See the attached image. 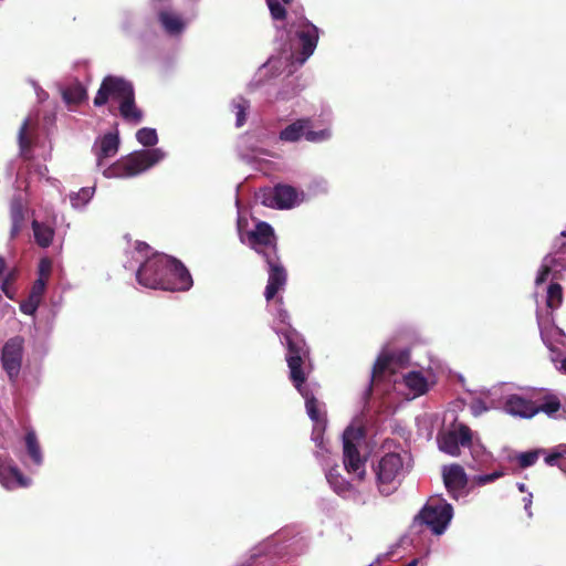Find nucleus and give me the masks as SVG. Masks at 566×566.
I'll list each match as a JSON object with an SVG mask.
<instances>
[{"label": "nucleus", "mask_w": 566, "mask_h": 566, "mask_svg": "<svg viewBox=\"0 0 566 566\" xmlns=\"http://www.w3.org/2000/svg\"><path fill=\"white\" fill-rule=\"evenodd\" d=\"M67 105H78L87 98V91L80 82L69 85L62 93Z\"/></svg>", "instance_id": "obj_26"}, {"label": "nucleus", "mask_w": 566, "mask_h": 566, "mask_svg": "<svg viewBox=\"0 0 566 566\" xmlns=\"http://www.w3.org/2000/svg\"><path fill=\"white\" fill-rule=\"evenodd\" d=\"M472 431L463 423H455L438 437L439 449L452 457L460 454V447L471 444Z\"/></svg>", "instance_id": "obj_14"}, {"label": "nucleus", "mask_w": 566, "mask_h": 566, "mask_svg": "<svg viewBox=\"0 0 566 566\" xmlns=\"http://www.w3.org/2000/svg\"><path fill=\"white\" fill-rule=\"evenodd\" d=\"M136 138L143 146H154L158 142L156 129L149 127L140 128L136 133Z\"/></svg>", "instance_id": "obj_32"}, {"label": "nucleus", "mask_w": 566, "mask_h": 566, "mask_svg": "<svg viewBox=\"0 0 566 566\" xmlns=\"http://www.w3.org/2000/svg\"><path fill=\"white\" fill-rule=\"evenodd\" d=\"M30 482L31 480L25 478L17 467L0 457V483L6 489L24 488L30 485Z\"/></svg>", "instance_id": "obj_19"}, {"label": "nucleus", "mask_w": 566, "mask_h": 566, "mask_svg": "<svg viewBox=\"0 0 566 566\" xmlns=\"http://www.w3.org/2000/svg\"><path fill=\"white\" fill-rule=\"evenodd\" d=\"M489 394L494 397L500 396L502 402L499 403L510 416L531 419L539 412V406L533 400L531 391L506 394L503 392V387H494Z\"/></svg>", "instance_id": "obj_11"}, {"label": "nucleus", "mask_w": 566, "mask_h": 566, "mask_svg": "<svg viewBox=\"0 0 566 566\" xmlns=\"http://www.w3.org/2000/svg\"><path fill=\"white\" fill-rule=\"evenodd\" d=\"M409 360L408 352L392 353L384 348L379 354L371 373V384L377 387L382 381L392 385V389L406 399H415L424 395L433 381L420 370H412L402 377L397 376V368Z\"/></svg>", "instance_id": "obj_4"}, {"label": "nucleus", "mask_w": 566, "mask_h": 566, "mask_svg": "<svg viewBox=\"0 0 566 566\" xmlns=\"http://www.w3.org/2000/svg\"><path fill=\"white\" fill-rule=\"evenodd\" d=\"M465 448L471 450L472 457L479 462H485L489 458L484 447L478 440H474L473 437L471 438V444L465 446Z\"/></svg>", "instance_id": "obj_37"}, {"label": "nucleus", "mask_w": 566, "mask_h": 566, "mask_svg": "<svg viewBox=\"0 0 566 566\" xmlns=\"http://www.w3.org/2000/svg\"><path fill=\"white\" fill-rule=\"evenodd\" d=\"M269 266V279L264 296L266 301L272 300L276 293L284 289L286 284V271L279 261L277 255L268 254L265 259Z\"/></svg>", "instance_id": "obj_17"}, {"label": "nucleus", "mask_w": 566, "mask_h": 566, "mask_svg": "<svg viewBox=\"0 0 566 566\" xmlns=\"http://www.w3.org/2000/svg\"><path fill=\"white\" fill-rule=\"evenodd\" d=\"M291 31L296 34L301 44V57H297V64L302 65L315 51L318 42L319 30L305 18H300L291 24Z\"/></svg>", "instance_id": "obj_15"}, {"label": "nucleus", "mask_w": 566, "mask_h": 566, "mask_svg": "<svg viewBox=\"0 0 566 566\" xmlns=\"http://www.w3.org/2000/svg\"><path fill=\"white\" fill-rule=\"evenodd\" d=\"M93 102L96 107L109 102L118 104L122 117L128 122L137 124L143 118V113L134 102L133 85L123 77L114 75L104 77Z\"/></svg>", "instance_id": "obj_6"}, {"label": "nucleus", "mask_w": 566, "mask_h": 566, "mask_svg": "<svg viewBox=\"0 0 566 566\" xmlns=\"http://www.w3.org/2000/svg\"><path fill=\"white\" fill-rule=\"evenodd\" d=\"M297 93H298L297 87L295 85H292L291 83H289L284 86V88L276 92L275 96L271 97L269 99V102L274 103V102H281V101H289V99L293 98L294 96H296Z\"/></svg>", "instance_id": "obj_33"}, {"label": "nucleus", "mask_w": 566, "mask_h": 566, "mask_svg": "<svg viewBox=\"0 0 566 566\" xmlns=\"http://www.w3.org/2000/svg\"><path fill=\"white\" fill-rule=\"evenodd\" d=\"M158 20L165 33L170 36L180 35L187 28L188 21L179 13L170 9H164L158 13Z\"/></svg>", "instance_id": "obj_20"}, {"label": "nucleus", "mask_w": 566, "mask_h": 566, "mask_svg": "<svg viewBox=\"0 0 566 566\" xmlns=\"http://www.w3.org/2000/svg\"><path fill=\"white\" fill-rule=\"evenodd\" d=\"M36 172L40 177L42 178H46V175L49 172V169L46 166H40L38 169H36Z\"/></svg>", "instance_id": "obj_45"}, {"label": "nucleus", "mask_w": 566, "mask_h": 566, "mask_svg": "<svg viewBox=\"0 0 566 566\" xmlns=\"http://www.w3.org/2000/svg\"><path fill=\"white\" fill-rule=\"evenodd\" d=\"M25 448L32 462L40 467L43 463V454L38 441L36 434L33 430L27 432L24 437Z\"/></svg>", "instance_id": "obj_27"}, {"label": "nucleus", "mask_w": 566, "mask_h": 566, "mask_svg": "<svg viewBox=\"0 0 566 566\" xmlns=\"http://www.w3.org/2000/svg\"><path fill=\"white\" fill-rule=\"evenodd\" d=\"M118 148L119 138L117 133H107L95 142L94 154L96 156V166L102 169V174L106 178L135 177L154 167L166 157L163 149L153 148L135 151L113 165L106 166L105 160L114 157Z\"/></svg>", "instance_id": "obj_3"}, {"label": "nucleus", "mask_w": 566, "mask_h": 566, "mask_svg": "<svg viewBox=\"0 0 566 566\" xmlns=\"http://www.w3.org/2000/svg\"><path fill=\"white\" fill-rule=\"evenodd\" d=\"M45 287V280L39 277V280L34 283L30 296L35 297L41 301L42 294Z\"/></svg>", "instance_id": "obj_40"}, {"label": "nucleus", "mask_w": 566, "mask_h": 566, "mask_svg": "<svg viewBox=\"0 0 566 566\" xmlns=\"http://www.w3.org/2000/svg\"><path fill=\"white\" fill-rule=\"evenodd\" d=\"M325 475L328 484L338 495L353 497L356 494L353 484L342 476L336 468L328 469Z\"/></svg>", "instance_id": "obj_22"}, {"label": "nucleus", "mask_w": 566, "mask_h": 566, "mask_svg": "<svg viewBox=\"0 0 566 566\" xmlns=\"http://www.w3.org/2000/svg\"><path fill=\"white\" fill-rule=\"evenodd\" d=\"M23 344V338L15 336L8 339L1 350L2 368L11 381H15L18 379L21 370Z\"/></svg>", "instance_id": "obj_16"}, {"label": "nucleus", "mask_w": 566, "mask_h": 566, "mask_svg": "<svg viewBox=\"0 0 566 566\" xmlns=\"http://www.w3.org/2000/svg\"><path fill=\"white\" fill-rule=\"evenodd\" d=\"M562 302V286L557 283L549 284L546 291V310L537 307L536 316L542 339L551 352V360L558 370L566 374V357H563L562 349L559 348L566 347V336L551 321V312L558 308Z\"/></svg>", "instance_id": "obj_5"}, {"label": "nucleus", "mask_w": 566, "mask_h": 566, "mask_svg": "<svg viewBox=\"0 0 566 566\" xmlns=\"http://www.w3.org/2000/svg\"><path fill=\"white\" fill-rule=\"evenodd\" d=\"M417 564H418V560L413 559L410 563H408L406 566H417Z\"/></svg>", "instance_id": "obj_47"}, {"label": "nucleus", "mask_w": 566, "mask_h": 566, "mask_svg": "<svg viewBox=\"0 0 566 566\" xmlns=\"http://www.w3.org/2000/svg\"><path fill=\"white\" fill-rule=\"evenodd\" d=\"M95 192L94 187H85L80 189L77 192L70 193L71 206L74 209L82 210L92 200Z\"/></svg>", "instance_id": "obj_30"}, {"label": "nucleus", "mask_w": 566, "mask_h": 566, "mask_svg": "<svg viewBox=\"0 0 566 566\" xmlns=\"http://www.w3.org/2000/svg\"><path fill=\"white\" fill-rule=\"evenodd\" d=\"M365 446V432L361 424L352 423L343 433V463L354 481L366 478L367 453H361Z\"/></svg>", "instance_id": "obj_8"}, {"label": "nucleus", "mask_w": 566, "mask_h": 566, "mask_svg": "<svg viewBox=\"0 0 566 566\" xmlns=\"http://www.w3.org/2000/svg\"><path fill=\"white\" fill-rule=\"evenodd\" d=\"M292 55H286L284 57L282 56H271L266 63H264L256 76H258V80L255 81V85H259V83L261 82V80L263 78V76H265L269 71H272V70H275V71H279L283 65L284 66H287L290 65V60H291Z\"/></svg>", "instance_id": "obj_28"}, {"label": "nucleus", "mask_w": 566, "mask_h": 566, "mask_svg": "<svg viewBox=\"0 0 566 566\" xmlns=\"http://www.w3.org/2000/svg\"><path fill=\"white\" fill-rule=\"evenodd\" d=\"M541 450H532L527 452H522L517 455V462L521 468H528L535 464L539 457Z\"/></svg>", "instance_id": "obj_36"}, {"label": "nucleus", "mask_w": 566, "mask_h": 566, "mask_svg": "<svg viewBox=\"0 0 566 566\" xmlns=\"http://www.w3.org/2000/svg\"><path fill=\"white\" fill-rule=\"evenodd\" d=\"M35 92L39 101H44L48 97V94L40 87L35 86Z\"/></svg>", "instance_id": "obj_44"}, {"label": "nucleus", "mask_w": 566, "mask_h": 566, "mask_svg": "<svg viewBox=\"0 0 566 566\" xmlns=\"http://www.w3.org/2000/svg\"><path fill=\"white\" fill-rule=\"evenodd\" d=\"M500 476H502V472L501 471H495V472L490 473V474L478 475V476L474 478V481L479 485H484V484H488V483H491V482L495 481Z\"/></svg>", "instance_id": "obj_39"}, {"label": "nucleus", "mask_w": 566, "mask_h": 566, "mask_svg": "<svg viewBox=\"0 0 566 566\" xmlns=\"http://www.w3.org/2000/svg\"><path fill=\"white\" fill-rule=\"evenodd\" d=\"M524 502V510L527 513L528 517H532L533 513L531 510L532 502H533V494L531 492H527L526 496L523 497Z\"/></svg>", "instance_id": "obj_43"}, {"label": "nucleus", "mask_w": 566, "mask_h": 566, "mask_svg": "<svg viewBox=\"0 0 566 566\" xmlns=\"http://www.w3.org/2000/svg\"><path fill=\"white\" fill-rule=\"evenodd\" d=\"M11 230L10 237L15 238L24 227V208L20 199H13L10 207Z\"/></svg>", "instance_id": "obj_24"}, {"label": "nucleus", "mask_w": 566, "mask_h": 566, "mask_svg": "<svg viewBox=\"0 0 566 566\" xmlns=\"http://www.w3.org/2000/svg\"><path fill=\"white\" fill-rule=\"evenodd\" d=\"M138 283L149 289L165 291H187L192 286V277L178 260L161 253H153L150 247L137 242L133 252Z\"/></svg>", "instance_id": "obj_2"}, {"label": "nucleus", "mask_w": 566, "mask_h": 566, "mask_svg": "<svg viewBox=\"0 0 566 566\" xmlns=\"http://www.w3.org/2000/svg\"><path fill=\"white\" fill-rule=\"evenodd\" d=\"M250 107V103L242 96H239L233 99L232 108L235 113V125L237 127H241L245 123V113Z\"/></svg>", "instance_id": "obj_31"}, {"label": "nucleus", "mask_w": 566, "mask_h": 566, "mask_svg": "<svg viewBox=\"0 0 566 566\" xmlns=\"http://www.w3.org/2000/svg\"><path fill=\"white\" fill-rule=\"evenodd\" d=\"M35 119L29 115L22 123L18 133V143L20 156L24 159L31 158V144L34 130Z\"/></svg>", "instance_id": "obj_21"}, {"label": "nucleus", "mask_w": 566, "mask_h": 566, "mask_svg": "<svg viewBox=\"0 0 566 566\" xmlns=\"http://www.w3.org/2000/svg\"><path fill=\"white\" fill-rule=\"evenodd\" d=\"M40 300L29 295L28 300L21 303L20 308L24 314L32 315L36 311Z\"/></svg>", "instance_id": "obj_38"}, {"label": "nucleus", "mask_w": 566, "mask_h": 566, "mask_svg": "<svg viewBox=\"0 0 566 566\" xmlns=\"http://www.w3.org/2000/svg\"><path fill=\"white\" fill-rule=\"evenodd\" d=\"M442 476L444 485L453 499L459 500L460 497L465 496L468 478L461 465L451 464L449 467H444Z\"/></svg>", "instance_id": "obj_18"}, {"label": "nucleus", "mask_w": 566, "mask_h": 566, "mask_svg": "<svg viewBox=\"0 0 566 566\" xmlns=\"http://www.w3.org/2000/svg\"><path fill=\"white\" fill-rule=\"evenodd\" d=\"M545 462L548 465L558 467L566 473V444H559L551 449L545 457Z\"/></svg>", "instance_id": "obj_29"}, {"label": "nucleus", "mask_w": 566, "mask_h": 566, "mask_svg": "<svg viewBox=\"0 0 566 566\" xmlns=\"http://www.w3.org/2000/svg\"><path fill=\"white\" fill-rule=\"evenodd\" d=\"M412 467L408 452H387L374 464V473L378 491L384 495L395 492Z\"/></svg>", "instance_id": "obj_7"}, {"label": "nucleus", "mask_w": 566, "mask_h": 566, "mask_svg": "<svg viewBox=\"0 0 566 566\" xmlns=\"http://www.w3.org/2000/svg\"><path fill=\"white\" fill-rule=\"evenodd\" d=\"M559 261L553 254H547L541 264L537 276L535 279L536 290L547 282L549 279H557L556 274L559 272Z\"/></svg>", "instance_id": "obj_23"}, {"label": "nucleus", "mask_w": 566, "mask_h": 566, "mask_svg": "<svg viewBox=\"0 0 566 566\" xmlns=\"http://www.w3.org/2000/svg\"><path fill=\"white\" fill-rule=\"evenodd\" d=\"M517 489L520 492L524 493L526 492V485L524 483H517Z\"/></svg>", "instance_id": "obj_46"}, {"label": "nucleus", "mask_w": 566, "mask_h": 566, "mask_svg": "<svg viewBox=\"0 0 566 566\" xmlns=\"http://www.w3.org/2000/svg\"><path fill=\"white\" fill-rule=\"evenodd\" d=\"M305 199L303 191L289 185H277L262 192L261 200L264 206L277 209L293 208Z\"/></svg>", "instance_id": "obj_13"}, {"label": "nucleus", "mask_w": 566, "mask_h": 566, "mask_svg": "<svg viewBox=\"0 0 566 566\" xmlns=\"http://www.w3.org/2000/svg\"><path fill=\"white\" fill-rule=\"evenodd\" d=\"M238 232L242 243L248 244L268 259V254L276 255V239L272 227L266 222H258L253 230L244 229V221L239 214Z\"/></svg>", "instance_id": "obj_10"}, {"label": "nucleus", "mask_w": 566, "mask_h": 566, "mask_svg": "<svg viewBox=\"0 0 566 566\" xmlns=\"http://www.w3.org/2000/svg\"><path fill=\"white\" fill-rule=\"evenodd\" d=\"M32 229L34 240L40 247L46 248L52 243L54 237V229L50 224L40 222L38 220H33Z\"/></svg>", "instance_id": "obj_25"}, {"label": "nucleus", "mask_w": 566, "mask_h": 566, "mask_svg": "<svg viewBox=\"0 0 566 566\" xmlns=\"http://www.w3.org/2000/svg\"><path fill=\"white\" fill-rule=\"evenodd\" d=\"M291 0H266L271 15L274 20H283L285 18V9L281 4L289 3Z\"/></svg>", "instance_id": "obj_34"}, {"label": "nucleus", "mask_w": 566, "mask_h": 566, "mask_svg": "<svg viewBox=\"0 0 566 566\" xmlns=\"http://www.w3.org/2000/svg\"><path fill=\"white\" fill-rule=\"evenodd\" d=\"M559 407L560 405L557 400H552L544 403L543 406H539V411H544L547 415H553L559 410Z\"/></svg>", "instance_id": "obj_41"}, {"label": "nucleus", "mask_w": 566, "mask_h": 566, "mask_svg": "<svg viewBox=\"0 0 566 566\" xmlns=\"http://www.w3.org/2000/svg\"><path fill=\"white\" fill-rule=\"evenodd\" d=\"M125 266L128 269H134V264H132L130 262L126 263Z\"/></svg>", "instance_id": "obj_48"}, {"label": "nucleus", "mask_w": 566, "mask_h": 566, "mask_svg": "<svg viewBox=\"0 0 566 566\" xmlns=\"http://www.w3.org/2000/svg\"><path fill=\"white\" fill-rule=\"evenodd\" d=\"M499 407H500V403L495 402V400H493V399L491 400L489 406L481 399H474L472 401V403L470 405V410L473 416L478 417L491 408H499Z\"/></svg>", "instance_id": "obj_35"}, {"label": "nucleus", "mask_w": 566, "mask_h": 566, "mask_svg": "<svg viewBox=\"0 0 566 566\" xmlns=\"http://www.w3.org/2000/svg\"><path fill=\"white\" fill-rule=\"evenodd\" d=\"M40 277L46 280L51 271V262L49 260H42L39 266Z\"/></svg>", "instance_id": "obj_42"}, {"label": "nucleus", "mask_w": 566, "mask_h": 566, "mask_svg": "<svg viewBox=\"0 0 566 566\" xmlns=\"http://www.w3.org/2000/svg\"><path fill=\"white\" fill-rule=\"evenodd\" d=\"M332 111L325 109L321 113L318 122L324 126L321 129L314 130V122L311 118H301L287 125L280 132V139L287 143L298 142L305 138L311 143H323L332 137Z\"/></svg>", "instance_id": "obj_9"}, {"label": "nucleus", "mask_w": 566, "mask_h": 566, "mask_svg": "<svg viewBox=\"0 0 566 566\" xmlns=\"http://www.w3.org/2000/svg\"><path fill=\"white\" fill-rule=\"evenodd\" d=\"M274 329L282 344L287 347L286 361L290 368V377L295 388L305 400L307 416L313 421L312 440L318 448L317 457H323L328 449L324 442L326 428L325 406L315 398L314 385L305 382V360L308 355L307 347L302 336L291 327L289 314L283 308L282 298L276 300Z\"/></svg>", "instance_id": "obj_1"}, {"label": "nucleus", "mask_w": 566, "mask_h": 566, "mask_svg": "<svg viewBox=\"0 0 566 566\" xmlns=\"http://www.w3.org/2000/svg\"><path fill=\"white\" fill-rule=\"evenodd\" d=\"M453 516L452 505L441 496H431L416 520L426 524L433 534L441 535L448 528Z\"/></svg>", "instance_id": "obj_12"}]
</instances>
